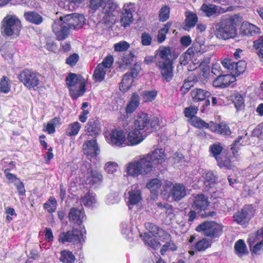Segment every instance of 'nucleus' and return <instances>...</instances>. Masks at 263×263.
Segmentation results:
<instances>
[{"label": "nucleus", "instance_id": "nucleus-55", "mask_svg": "<svg viewBox=\"0 0 263 263\" xmlns=\"http://www.w3.org/2000/svg\"><path fill=\"white\" fill-rule=\"evenodd\" d=\"M170 8L165 5L163 6L159 10V18L161 22H165L170 17Z\"/></svg>", "mask_w": 263, "mask_h": 263}, {"label": "nucleus", "instance_id": "nucleus-38", "mask_svg": "<svg viewBox=\"0 0 263 263\" xmlns=\"http://www.w3.org/2000/svg\"><path fill=\"white\" fill-rule=\"evenodd\" d=\"M140 236L143 237V240L145 243L147 244L153 249L157 250L160 248L161 243L153 239L149 233H145L143 236L141 234Z\"/></svg>", "mask_w": 263, "mask_h": 263}, {"label": "nucleus", "instance_id": "nucleus-63", "mask_svg": "<svg viewBox=\"0 0 263 263\" xmlns=\"http://www.w3.org/2000/svg\"><path fill=\"white\" fill-rule=\"evenodd\" d=\"M141 43L143 46H149L151 44L152 37L147 32H143L141 36Z\"/></svg>", "mask_w": 263, "mask_h": 263}, {"label": "nucleus", "instance_id": "nucleus-5", "mask_svg": "<svg viewBox=\"0 0 263 263\" xmlns=\"http://www.w3.org/2000/svg\"><path fill=\"white\" fill-rule=\"evenodd\" d=\"M21 29V21L14 14H7L2 22V33L4 35L17 36Z\"/></svg>", "mask_w": 263, "mask_h": 263}, {"label": "nucleus", "instance_id": "nucleus-15", "mask_svg": "<svg viewBox=\"0 0 263 263\" xmlns=\"http://www.w3.org/2000/svg\"><path fill=\"white\" fill-rule=\"evenodd\" d=\"M84 154L90 161L96 159L100 150L96 139L86 141L83 145Z\"/></svg>", "mask_w": 263, "mask_h": 263}, {"label": "nucleus", "instance_id": "nucleus-27", "mask_svg": "<svg viewBox=\"0 0 263 263\" xmlns=\"http://www.w3.org/2000/svg\"><path fill=\"white\" fill-rule=\"evenodd\" d=\"M191 96L193 102H198L210 97L211 93L201 88H194L191 91Z\"/></svg>", "mask_w": 263, "mask_h": 263}, {"label": "nucleus", "instance_id": "nucleus-28", "mask_svg": "<svg viewBox=\"0 0 263 263\" xmlns=\"http://www.w3.org/2000/svg\"><path fill=\"white\" fill-rule=\"evenodd\" d=\"M209 205L208 198L203 194L198 195L194 197L193 206L199 211L205 210Z\"/></svg>", "mask_w": 263, "mask_h": 263}, {"label": "nucleus", "instance_id": "nucleus-17", "mask_svg": "<svg viewBox=\"0 0 263 263\" xmlns=\"http://www.w3.org/2000/svg\"><path fill=\"white\" fill-rule=\"evenodd\" d=\"M234 7L229 6L221 7L212 4H204L201 7L200 9L208 16H210L215 14L223 13L227 11L233 10Z\"/></svg>", "mask_w": 263, "mask_h": 263}, {"label": "nucleus", "instance_id": "nucleus-14", "mask_svg": "<svg viewBox=\"0 0 263 263\" xmlns=\"http://www.w3.org/2000/svg\"><path fill=\"white\" fill-rule=\"evenodd\" d=\"M104 135L107 142L113 146H121L125 142V135L122 130L113 129Z\"/></svg>", "mask_w": 263, "mask_h": 263}, {"label": "nucleus", "instance_id": "nucleus-16", "mask_svg": "<svg viewBox=\"0 0 263 263\" xmlns=\"http://www.w3.org/2000/svg\"><path fill=\"white\" fill-rule=\"evenodd\" d=\"M70 222L77 224L79 228L84 227L82 226L83 221L86 219V215L82 207L73 208L70 209L68 214Z\"/></svg>", "mask_w": 263, "mask_h": 263}, {"label": "nucleus", "instance_id": "nucleus-41", "mask_svg": "<svg viewBox=\"0 0 263 263\" xmlns=\"http://www.w3.org/2000/svg\"><path fill=\"white\" fill-rule=\"evenodd\" d=\"M104 170L108 174L115 176L118 171L119 165L116 162L108 161L104 164Z\"/></svg>", "mask_w": 263, "mask_h": 263}, {"label": "nucleus", "instance_id": "nucleus-6", "mask_svg": "<svg viewBox=\"0 0 263 263\" xmlns=\"http://www.w3.org/2000/svg\"><path fill=\"white\" fill-rule=\"evenodd\" d=\"M66 82L73 99L83 96L86 91L84 80L79 79L75 73H69L66 77Z\"/></svg>", "mask_w": 263, "mask_h": 263}, {"label": "nucleus", "instance_id": "nucleus-7", "mask_svg": "<svg viewBox=\"0 0 263 263\" xmlns=\"http://www.w3.org/2000/svg\"><path fill=\"white\" fill-rule=\"evenodd\" d=\"M85 234L86 230L84 227H80L79 229L73 228L72 230L60 233L58 241L62 243H81L84 241Z\"/></svg>", "mask_w": 263, "mask_h": 263}, {"label": "nucleus", "instance_id": "nucleus-20", "mask_svg": "<svg viewBox=\"0 0 263 263\" xmlns=\"http://www.w3.org/2000/svg\"><path fill=\"white\" fill-rule=\"evenodd\" d=\"M149 124V120L148 115L144 112L138 114L135 121V128L140 131L147 132Z\"/></svg>", "mask_w": 263, "mask_h": 263}, {"label": "nucleus", "instance_id": "nucleus-42", "mask_svg": "<svg viewBox=\"0 0 263 263\" xmlns=\"http://www.w3.org/2000/svg\"><path fill=\"white\" fill-rule=\"evenodd\" d=\"M231 99L237 110L241 109L243 107L244 99L240 94L238 93L233 94L231 96Z\"/></svg>", "mask_w": 263, "mask_h": 263}, {"label": "nucleus", "instance_id": "nucleus-18", "mask_svg": "<svg viewBox=\"0 0 263 263\" xmlns=\"http://www.w3.org/2000/svg\"><path fill=\"white\" fill-rule=\"evenodd\" d=\"M134 11V4L129 3L124 5L120 18L121 24L124 27L129 26L133 22Z\"/></svg>", "mask_w": 263, "mask_h": 263}, {"label": "nucleus", "instance_id": "nucleus-21", "mask_svg": "<svg viewBox=\"0 0 263 263\" xmlns=\"http://www.w3.org/2000/svg\"><path fill=\"white\" fill-rule=\"evenodd\" d=\"M157 66L161 71L162 78L166 81H170L173 77L172 63H164L158 61Z\"/></svg>", "mask_w": 263, "mask_h": 263}, {"label": "nucleus", "instance_id": "nucleus-47", "mask_svg": "<svg viewBox=\"0 0 263 263\" xmlns=\"http://www.w3.org/2000/svg\"><path fill=\"white\" fill-rule=\"evenodd\" d=\"M82 203L86 206H92L96 202L95 196L92 194L88 193L81 199Z\"/></svg>", "mask_w": 263, "mask_h": 263}, {"label": "nucleus", "instance_id": "nucleus-54", "mask_svg": "<svg viewBox=\"0 0 263 263\" xmlns=\"http://www.w3.org/2000/svg\"><path fill=\"white\" fill-rule=\"evenodd\" d=\"M8 79L4 76L0 81V92L7 93L10 90V84L8 82Z\"/></svg>", "mask_w": 263, "mask_h": 263}, {"label": "nucleus", "instance_id": "nucleus-52", "mask_svg": "<svg viewBox=\"0 0 263 263\" xmlns=\"http://www.w3.org/2000/svg\"><path fill=\"white\" fill-rule=\"evenodd\" d=\"M157 94L158 92L156 90L144 91L142 92V96L144 102H152L155 99Z\"/></svg>", "mask_w": 263, "mask_h": 263}, {"label": "nucleus", "instance_id": "nucleus-30", "mask_svg": "<svg viewBox=\"0 0 263 263\" xmlns=\"http://www.w3.org/2000/svg\"><path fill=\"white\" fill-rule=\"evenodd\" d=\"M256 234L251 235L248 238V242L252 253L255 254H259L262 250L263 248V241L257 242L254 245L256 242L255 238L257 237Z\"/></svg>", "mask_w": 263, "mask_h": 263}, {"label": "nucleus", "instance_id": "nucleus-12", "mask_svg": "<svg viewBox=\"0 0 263 263\" xmlns=\"http://www.w3.org/2000/svg\"><path fill=\"white\" fill-rule=\"evenodd\" d=\"M207 49L203 44L195 43L192 46L190 47L180 57V62L181 65H185L190 61L193 60L196 54L200 53H203L206 51Z\"/></svg>", "mask_w": 263, "mask_h": 263}, {"label": "nucleus", "instance_id": "nucleus-1", "mask_svg": "<svg viewBox=\"0 0 263 263\" xmlns=\"http://www.w3.org/2000/svg\"><path fill=\"white\" fill-rule=\"evenodd\" d=\"M86 19L84 15L77 13L67 14L55 20L52 29L59 40H63L68 37L71 29L78 30L85 24Z\"/></svg>", "mask_w": 263, "mask_h": 263}, {"label": "nucleus", "instance_id": "nucleus-56", "mask_svg": "<svg viewBox=\"0 0 263 263\" xmlns=\"http://www.w3.org/2000/svg\"><path fill=\"white\" fill-rule=\"evenodd\" d=\"M190 122L193 126L199 128H208L209 126L208 123L197 117H195L190 120Z\"/></svg>", "mask_w": 263, "mask_h": 263}, {"label": "nucleus", "instance_id": "nucleus-37", "mask_svg": "<svg viewBox=\"0 0 263 263\" xmlns=\"http://www.w3.org/2000/svg\"><path fill=\"white\" fill-rule=\"evenodd\" d=\"M61 124V119L59 117H55L50 120L46 125L44 124V130L47 132L49 134H53L55 132V127Z\"/></svg>", "mask_w": 263, "mask_h": 263}, {"label": "nucleus", "instance_id": "nucleus-4", "mask_svg": "<svg viewBox=\"0 0 263 263\" xmlns=\"http://www.w3.org/2000/svg\"><path fill=\"white\" fill-rule=\"evenodd\" d=\"M151 159L150 155L147 154L134 158L126 165V174L134 177L149 174L153 171L154 166Z\"/></svg>", "mask_w": 263, "mask_h": 263}, {"label": "nucleus", "instance_id": "nucleus-19", "mask_svg": "<svg viewBox=\"0 0 263 263\" xmlns=\"http://www.w3.org/2000/svg\"><path fill=\"white\" fill-rule=\"evenodd\" d=\"M151 156V160L153 165L158 166L162 165L167 160L165 151L162 148H157L151 153L147 154Z\"/></svg>", "mask_w": 263, "mask_h": 263}, {"label": "nucleus", "instance_id": "nucleus-62", "mask_svg": "<svg viewBox=\"0 0 263 263\" xmlns=\"http://www.w3.org/2000/svg\"><path fill=\"white\" fill-rule=\"evenodd\" d=\"M254 46L256 49H259L258 55L260 58L263 59V37H260L254 42Z\"/></svg>", "mask_w": 263, "mask_h": 263}, {"label": "nucleus", "instance_id": "nucleus-60", "mask_svg": "<svg viewBox=\"0 0 263 263\" xmlns=\"http://www.w3.org/2000/svg\"><path fill=\"white\" fill-rule=\"evenodd\" d=\"M145 228L151 233L154 237H157L159 233V230L161 228L158 227L154 223L147 222L145 224Z\"/></svg>", "mask_w": 263, "mask_h": 263}, {"label": "nucleus", "instance_id": "nucleus-23", "mask_svg": "<svg viewBox=\"0 0 263 263\" xmlns=\"http://www.w3.org/2000/svg\"><path fill=\"white\" fill-rule=\"evenodd\" d=\"M143 132L136 128L130 130L127 135V139L130 145H136L140 143L145 138Z\"/></svg>", "mask_w": 263, "mask_h": 263}, {"label": "nucleus", "instance_id": "nucleus-9", "mask_svg": "<svg viewBox=\"0 0 263 263\" xmlns=\"http://www.w3.org/2000/svg\"><path fill=\"white\" fill-rule=\"evenodd\" d=\"M222 224L214 221H205L199 225L196 229L199 232L211 239L219 237L222 232Z\"/></svg>", "mask_w": 263, "mask_h": 263}, {"label": "nucleus", "instance_id": "nucleus-3", "mask_svg": "<svg viewBox=\"0 0 263 263\" xmlns=\"http://www.w3.org/2000/svg\"><path fill=\"white\" fill-rule=\"evenodd\" d=\"M221 64L228 70L230 74L219 75L213 82V85L215 87H226L234 81V78L233 76H239L246 68V63L244 61L234 62L231 60L224 59L221 62Z\"/></svg>", "mask_w": 263, "mask_h": 263}, {"label": "nucleus", "instance_id": "nucleus-10", "mask_svg": "<svg viewBox=\"0 0 263 263\" xmlns=\"http://www.w3.org/2000/svg\"><path fill=\"white\" fill-rule=\"evenodd\" d=\"M18 78L29 89L36 90L39 84L37 74L29 69H25L18 74Z\"/></svg>", "mask_w": 263, "mask_h": 263}, {"label": "nucleus", "instance_id": "nucleus-45", "mask_svg": "<svg viewBox=\"0 0 263 263\" xmlns=\"http://www.w3.org/2000/svg\"><path fill=\"white\" fill-rule=\"evenodd\" d=\"M222 146L219 143H215L210 147V152L217 161L220 157H219L222 151Z\"/></svg>", "mask_w": 263, "mask_h": 263}, {"label": "nucleus", "instance_id": "nucleus-31", "mask_svg": "<svg viewBox=\"0 0 263 263\" xmlns=\"http://www.w3.org/2000/svg\"><path fill=\"white\" fill-rule=\"evenodd\" d=\"M86 133L91 136L96 137L101 132V127L98 121H89L85 126Z\"/></svg>", "mask_w": 263, "mask_h": 263}, {"label": "nucleus", "instance_id": "nucleus-33", "mask_svg": "<svg viewBox=\"0 0 263 263\" xmlns=\"http://www.w3.org/2000/svg\"><path fill=\"white\" fill-rule=\"evenodd\" d=\"M134 223L132 220L123 222L121 225V233L126 238L132 237L134 231Z\"/></svg>", "mask_w": 263, "mask_h": 263}, {"label": "nucleus", "instance_id": "nucleus-32", "mask_svg": "<svg viewBox=\"0 0 263 263\" xmlns=\"http://www.w3.org/2000/svg\"><path fill=\"white\" fill-rule=\"evenodd\" d=\"M157 55L161 59L159 61L164 63H172L171 60V48L169 47L161 46L157 51Z\"/></svg>", "mask_w": 263, "mask_h": 263}, {"label": "nucleus", "instance_id": "nucleus-34", "mask_svg": "<svg viewBox=\"0 0 263 263\" xmlns=\"http://www.w3.org/2000/svg\"><path fill=\"white\" fill-rule=\"evenodd\" d=\"M234 250L235 254L239 257H242L248 253L246 245L242 239H239L235 242Z\"/></svg>", "mask_w": 263, "mask_h": 263}, {"label": "nucleus", "instance_id": "nucleus-57", "mask_svg": "<svg viewBox=\"0 0 263 263\" xmlns=\"http://www.w3.org/2000/svg\"><path fill=\"white\" fill-rule=\"evenodd\" d=\"M247 136V134H245V136H239L238 139L235 141L234 142L233 146L231 148V149L232 151V153L234 156V157H236L237 155L236 154L238 153V150L239 149L240 146L243 145V142L242 141L240 142V141L243 139L245 138Z\"/></svg>", "mask_w": 263, "mask_h": 263}, {"label": "nucleus", "instance_id": "nucleus-50", "mask_svg": "<svg viewBox=\"0 0 263 263\" xmlns=\"http://www.w3.org/2000/svg\"><path fill=\"white\" fill-rule=\"evenodd\" d=\"M134 58V54L133 52H129L124 54L122 59V61L120 62V67L124 68L132 63Z\"/></svg>", "mask_w": 263, "mask_h": 263}, {"label": "nucleus", "instance_id": "nucleus-58", "mask_svg": "<svg viewBox=\"0 0 263 263\" xmlns=\"http://www.w3.org/2000/svg\"><path fill=\"white\" fill-rule=\"evenodd\" d=\"M130 47V44L124 41H120L114 45V50L117 52H123L127 50Z\"/></svg>", "mask_w": 263, "mask_h": 263}, {"label": "nucleus", "instance_id": "nucleus-13", "mask_svg": "<svg viewBox=\"0 0 263 263\" xmlns=\"http://www.w3.org/2000/svg\"><path fill=\"white\" fill-rule=\"evenodd\" d=\"M81 170L84 172L87 171L86 174V182L90 185L100 184L103 179V175L101 172L97 170L90 168V164L87 163L82 166Z\"/></svg>", "mask_w": 263, "mask_h": 263}, {"label": "nucleus", "instance_id": "nucleus-22", "mask_svg": "<svg viewBox=\"0 0 263 263\" xmlns=\"http://www.w3.org/2000/svg\"><path fill=\"white\" fill-rule=\"evenodd\" d=\"M137 76V72L135 70L124 74L119 86L120 90L123 92L128 90L132 86L134 78Z\"/></svg>", "mask_w": 263, "mask_h": 263}, {"label": "nucleus", "instance_id": "nucleus-8", "mask_svg": "<svg viewBox=\"0 0 263 263\" xmlns=\"http://www.w3.org/2000/svg\"><path fill=\"white\" fill-rule=\"evenodd\" d=\"M215 34L217 38L224 40L234 39L237 34V30L233 21L228 20L217 25Z\"/></svg>", "mask_w": 263, "mask_h": 263}, {"label": "nucleus", "instance_id": "nucleus-43", "mask_svg": "<svg viewBox=\"0 0 263 263\" xmlns=\"http://www.w3.org/2000/svg\"><path fill=\"white\" fill-rule=\"evenodd\" d=\"M105 73L106 69L102 67V65H98L94 71L93 78L96 81L100 82L104 79Z\"/></svg>", "mask_w": 263, "mask_h": 263}, {"label": "nucleus", "instance_id": "nucleus-59", "mask_svg": "<svg viewBox=\"0 0 263 263\" xmlns=\"http://www.w3.org/2000/svg\"><path fill=\"white\" fill-rule=\"evenodd\" d=\"M203 177L205 179L204 183L206 186L211 187L215 181V176L211 171H205L203 174Z\"/></svg>", "mask_w": 263, "mask_h": 263}, {"label": "nucleus", "instance_id": "nucleus-61", "mask_svg": "<svg viewBox=\"0 0 263 263\" xmlns=\"http://www.w3.org/2000/svg\"><path fill=\"white\" fill-rule=\"evenodd\" d=\"M198 111V107L196 106H191L184 109V113L185 116L191 120L192 118L195 117V115Z\"/></svg>", "mask_w": 263, "mask_h": 263}, {"label": "nucleus", "instance_id": "nucleus-39", "mask_svg": "<svg viewBox=\"0 0 263 263\" xmlns=\"http://www.w3.org/2000/svg\"><path fill=\"white\" fill-rule=\"evenodd\" d=\"M81 128V124L79 122L75 121L68 125L66 134L70 137H75L79 134Z\"/></svg>", "mask_w": 263, "mask_h": 263}, {"label": "nucleus", "instance_id": "nucleus-29", "mask_svg": "<svg viewBox=\"0 0 263 263\" xmlns=\"http://www.w3.org/2000/svg\"><path fill=\"white\" fill-rule=\"evenodd\" d=\"M140 105V98L136 93H133L130 99L127 104L125 112L127 114L133 113Z\"/></svg>", "mask_w": 263, "mask_h": 263}, {"label": "nucleus", "instance_id": "nucleus-51", "mask_svg": "<svg viewBox=\"0 0 263 263\" xmlns=\"http://www.w3.org/2000/svg\"><path fill=\"white\" fill-rule=\"evenodd\" d=\"M171 25V23L168 22L159 31L157 38L159 43H162L165 40L166 34L167 33Z\"/></svg>", "mask_w": 263, "mask_h": 263}, {"label": "nucleus", "instance_id": "nucleus-46", "mask_svg": "<svg viewBox=\"0 0 263 263\" xmlns=\"http://www.w3.org/2000/svg\"><path fill=\"white\" fill-rule=\"evenodd\" d=\"M214 131L218 134L223 135H230L231 133L228 125L225 123L221 122L215 126Z\"/></svg>", "mask_w": 263, "mask_h": 263}, {"label": "nucleus", "instance_id": "nucleus-35", "mask_svg": "<svg viewBox=\"0 0 263 263\" xmlns=\"http://www.w3.org/2000/svg\"><path fill=\"white\" fill-rule=\"evenodd\" d=\"M59 259L63 263H74L76 259L72 252L68 250L61 251Z\"/></svg>", "mask_w": 263, "mask_h": 263}, {"label": "nucleus", "instance_id": "nucleus-11", "mask_svg": "<svg viewBox=\"0 0 263 263\" xmlns=\"http://www.w3.org/2000/svg\"><path fill=\"white\" fill-rule=\"evenodd\" d=\"M125 195L130 210H132L134 206L138 205L142 200V192L138 184H134L128 187Z\"/></svg>", "mask_w": 263, "mask_h": 263}, {"label": "nucleus", "instance_id": "nucleus-36", "mask_svg": "<svg viewBox=\"0 0 263 263\" xmlns=\"http://www.w3.org/2000/svg\"><path fill=\"white\" fill-rule=\"evenodd\" d=\"M24 17L27 21L36 25L40 24L43 21L42 17L34 11L25 12Z\"/></svg>", "mask_w": 263, "mask_h": 263}, {"label": "nucleus", "instance_id": "nucleus-53", "mask_svg": "<svg viewBox=\"0 0 263 263\" xmlns=\"http://www.w3.org/2000/svg\"><path fill=\"white\" fill-rule=\"evenodd\" d=\"M177 247L176 244L171 239L170 240H167V241L163 245L160 250V253L162 255H164L166 251H175L177 250Z\"/></svg>", "mask_w": 263, "mask_h": 263}, {"label": "nucleus", "instance_id": "nucleus-49", "mask_svg": "<svg viewBox=\"0 0 263 263\" xmlns=\"http://www.w3.org/2000/svg\"><path fill=\"white\" fill-rule=\"evenodd\" d=\"M212 242L206 238H202L198 241L195 245V249L198 251H202L210 247Z\"/></svg>", "mask_w": 263, "mask_h": 263}, {"label": "nucleus", "instance_id": "nucleus-2", "mask_svg": "<svg viewBox=\"0 0 263 263\" xmlns=\"http://www.w3.org/2000/svg\"><path fill=\"white\" fill-rule=\"evenodd\" d=\"M90 8L96 10L101 8L102 17L98 25L104 24L106 27H110L118 19L120 8L114 0H90Z\"/></svg>", "mask_w": 263, "mask_h": 263}, {"label": "nucleus", "instance_id": "nucleus-40", "mask_svg": "<svg viewBox=\"0 0 263 263\" xmlns=\"http://www.w3.org/2000/svg\"><path fill=\"white\" fill-rule=\"evenodd\" d=\"M248 210L245 208L234 215V220L239 224H243L248 220Z\"/></svg>", "mask_w": 263, "mask_h": 263}, {"label": "nucleus", "instance_id": "nucleus-44", "mask_svg": "<svg viewBox=\"0 0 263 263\" xmlns=\"http://www.w3.org/2000/svg\"><path fill=\"white\" fill-rule=\"evenodd\" d=\"M185 24L187 27H193L198 21V17L196 13L187 12L185 13Z\"/></svg>", "mask_w": 263, "mask_h": 263}, {"label": "nucleus", "instance_id": "nucleus-48", "mask_svg": "<svg viewBox=\"0 0 263 263\" xmlns=\"http://www.w3.org/2000/svg\"><path fill=\"white\" fill-rule=\"evenodd\" d=\"M57 202L55 198L50 197L44 205V208L49 213L55 212L57 209Z\"/></svg>", "mask_w": 263, "mask_h": 263}, {"label": "nucleus", "instance_id": "nucleus-24", "mask_svg": "<svg viewBox=\"0 0 263 263\" xmlns=\"http://www.w3.org/2000/svg\"><path fill=\"white\" fill-rule=\"evenodd\" d=\"M260 28L248 22H243L240 26V33L243 35L254 36L260 33Z\"/></svg>", "mask_w": 263, "mask_h": 263}, {"label": "nucleus", "instance_id": "nucleus-64", "mask_svg": "<svg viewBox=\"0 0 263 263\" xmlns=\"http://www.w3.org/2000/svg\"><path fill=\"white\" fill-rule=\"evenodd\" d=\"M119 198L117 194L111 193L107 195L105 199L107 204H114L119 202Z\"/></svg>", "mask_w": 263, "mask_h": 263}, {"label": "nucleus", "instance_id": "nucleus-25", "mask_svg": "<svg viewBox=\"0 0 263 263\" xmlns=\"http://www.w3.org/2000/svg\"><path fill=\"white\" fill-rule=\"evenodd\" d=\"M162 185L161 181L158 178L153 179L146 183V187L151 192L152 199L153 200L157 199Z\"/></svg>", "mask_w": 263, "mask_h": 263}, {"label": "nucleus", "instance_id": "nucleus-26", "mask_svg": "<svg viewBox=\"0 0 263 263\" xmlns=\"http://www.w3.org/2000/svg\"><path fill=\"white\" fill-rule=\"evenodd\" d=\"M170 194L175 200H180L186 195L185 186L181 183H176L171 189Z\"/></svg>", "mask_w": 263, "mask_h": 263}]
</instances>
